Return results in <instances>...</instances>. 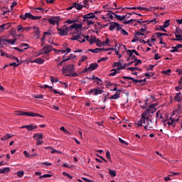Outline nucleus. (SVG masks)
Here are the masks:
<instances>
[{"mask_svg": "<svg viewBox=\"0 0 182 182\" xmlns=\"http://www.w3.org/2000/svg\"><path fill=\"white\" fill-rule=\"evenodd\" d=\"M29 117H43V115H41L39 114H36V113H33V112H29V114H28Z\"/></svg>", "mask_w": 182, "mask_h": 182, "instance_id": "7c9ffc66", "label": "nucleus"}, {"mask_svg": "<svg viewBox=\"0 0 182 182\" xmlns=\"http://www.w3.org/2000/svg\"><path fill=\"white\" fill-rule=\"evenodd\" d=\"M20 48H24V49H28L29 46L28 43H22L20 45Z\"/></svg>", "mask_w": 182, "mask_h": 182, "instance_id": "603ef678", "label": "nucleus"}, {"mask_svg": "<svg viewBox=\"0 0 182 182\" xmlns=\"http://www.w3.org/2000/svg\"><path fill=\"white\" fill-rule=\"evenodd\" d=\"M51 154H55V153H57L58 154H62V151L59 150H56L55 149H53L50 151Z\"/></svg>", "mask_w": 182, "mask_h": 182, "instance_id": "a18cd8bd", "label": "nucleus"}, {"mask_svg": "<svg viewBox=\"0 0 182 182\" xmlns=\"http://www.w3.org/2000/svg\"><path fill=\"white\" fill-rule=\"evenodd\" d=\"M9 171H11V169L9 168V167L0 168V174H6V173H9Z\"/></svg>", "mask_w": 182, "mask_h": 182, "instance_id": "bb28decb", "label": "nucleus"}, {"mask_svg": "<svg viewBox=\"0 0 182 182\" xmlns=\"http://www.w3.org/2000/svg\"><path fill=\"white\" fill-rule=\"evenodd\" d=\"M109 31H113L114 29H116V31H119V29H122V26H120V24L118 23L112 22L109 24Z\"/></svg>", "mask_w": 182, "mask_h": 182, "instance_id": "9d476101", "label": "nucleus"}, {"mask_svg": "<svg viewBox=\"0 0 182 182\" xmlns=\"http://www.w3.org/2000/svg\"><path fill=\"white\" fill-rule=\"evenodd\" d=\"M82 18L83 22H85V23H87V25L90 26L95 23V21H93V19L96 18V16H95V13H89L82 16Z\"/></svg>", "mask_w": 182, "mask_h": 182, "instance_id": "20e7f679", "label": "nucleus"}, {"mask_svg": "<svg viewBox=\"0 0 182 182\" xmlns=\"http://www.w3.org/2000/svg\"><path fill=\"white\" fill-rule=\"evenodd\" d=\"M11 137H12V135L11 134H7L6 136L1 137V140H2V141H5L6 140H9Z\"/></svg>", "mask_w": 182, "mask_h": 182, "instance_id": "473e14b6", "label": "nucleus"}, {"mask_svg": "<svg viewBox=\"0 0 182 182\" xmlns=\"http://www.w3.org/2000/svg\"><path fill=\"white\" fill-rule=\"evenodd\" d=\"M174 100H176V102H181V100H182V94H181V92H178L175 95Z\"/></svg>", "mask_w": 182, "mask_h": 182, "instance_id": "a878e982", "label": "nucleus"}, {"mask_svg": "<svg viewBox=\"0 0 182 182\" xmlns=\"http://www.w3.org/2000/svg\"><path fill=\"white\" fill-rule=\"evenodd\" d=\"M19 18H21V19H22L23 21H26L27 19L33 21V15H32L31 13H26L25 15H20Z\"/></svg>", "mask_w": 182, "mask_h": 182, "instance_id": "f8f14e48", "label": "nucleus"}, {"mask_svg": "<svg viewBox=\"0 0 182 182\" xmlns=\"http://www.w3.org/2000/svg\"><path fill=\"white\" fill-rule=\"evenodd\" d=\"M71 41H77L80 43H83V42H85V35L82 33V31L79 32L75 30L74 35L72 36Z\"/></svg>", "mask_w": 182, "mask_h": 182, "instance_id": "39448f33", "label": "nucleus"}, {"mask_svg": "<svg viewBox=\"0 0 182 182\" xmlns=\"http://www.w3.org/2000/svg\"><path fill=\"white\" fill-rule=\"evenodd\" d=\"M52 49H53V46H46L39 51L38 56H41V55H46L48 53H50V52H52Z\"/></svg>", "mask_w": 182, "mask_h": 182, "instance_id": "0eeeda50", "label": "nucleus"}, {"mask_svg": "<svg viewBox=\"0 0 182 182\" xmlns=\"http://www.w3.org/2000/svg\"><path fill=\"white\" fill-rule=\"evenodd\" d=\"M144 126L146 130H154L156 123L150 119V115H147V112H143L141 114V119L137 122V126Z\"/></svg>", "mask_w": 182, "mask_h": 182, "instance_id": "f257e3e1", "label": "nucleus"}, {"mask_svg": "<svg viewBox=\"0 0 182 182\" xmlns=\"http://www.w3.org/2000/svg\"><path fill=\"white\" fill-rule=\"evenodd\" d=\"M50 82H51L52 83H57V82H59V79L55 78V77H53V76L50 77Z\"/></svg>", "mask_w": 182, "mask_h": 182, "instance_id": "79ce46f5", "label": "nucleus"}, {"mask_svg": "<svg viewBox=\"0 0 182 182\" xmlns=\"http://www.w3.org/2000/svg\"><path fill=\"white\" fill-rule=\"evenodd\" d=\"M171 53H174V52H178V48L176 46L171 47V50H170Z\"/></svg>", "mask_w": 182, "mask_h": 182, "instance_id": "09e8293b", "label": "nucleus"}, {"mask_svg": "<svg viewBox=\"0 0 182 182\" xmlns=\"http://www.w3.org/2000/svg\"><path fill=\"white\" fill-rule=\"evenodd\" d=\"M106 157H107V159H108V160H110V159H111L110 151H106Z\"/></svg>", "mask_w": 182, "mask_h": 182, "instance_id": "69168bd1", "label": "nucleus"}, {"mask_svg": "<svg viewBox=\"0 0 182 182\" xmlns=\"http://www.w3.org/2000/svg\"><path fill=\"white\" fill-rule=\"evenodd\" d=\"M49 23L51 25H57V26H59V18L54 17L48 19Z\"/></svg>", "mask_w": 182, "mask_h": 182, "instance_id": "4468645a", "label": "nucleus"}, {"mask_svg": "<svg viewBox=\"0 0 182 182\" xmlns=\"http://www.w3.org/2000/svg\"><path fill=\"white\" fill-rule=\"evenodd\" d=\"M54 52L56 53H59V52H61V53H65V55H68V53H70V48H67L65 50H56L53 49Z\"/></svg>", "mask_w": 182, "mask_h": 182, "instance_id": "6ab92c4d", "label": "nucleus"}, {"mask_svg": "<svg viewBox=\"0 0 182 182\" xmlns=\"http://www.w3.org/2000/svg\"><path fill=\"white\" fill-rule=\"evenodd\" d=\"M12 24L11 23H6L0 26V31L4 32L5 29H9Z\"/></svg>", "mask_w": 182, "mask_h": 182, "instance_id": "2eb2a0df", "label": "nucleus"}, {"mask_svg": "<svg viewBox=\"0 0 182 182\" xmlns=\"http://www.w3.org/2000/svg\"><path fill=\"white\" fill-rule=\"evenodd\" d=\"M170 26V20H166L163 25L164 28H168Z\"/></svg>", "mask_w": 182, "mask_h": 182, "instance_id": "c03bdc74", "label": "nucleus"}, {"mask_svg": "<svg viewBox=\"0 0 182 182\" xmlns=\"http://www.w3.org/2000/svg\"><path fill=\"white\" fill-rule=\"evenodd\" d=\"M121 35H124V36H128L129 33L126 31V30L123 29V28L121 27V29H119Z\"/></svg>", "mask_w": 182, "mask_h": 182, "instance_id": "c9c22d12", "label": "nucleus"}, {"mask_svg": "<svg viewBox=\"0 0 182 182\" xmlns=\"http://www.w3.org/2000/svg\"><path fill=\"white\" fill-rule=\"evenodd\" d=\"M23 154H24L25 157H26L27 159H31V154L29 153H28L27 151H24Z\"/></svg>", "mask_w": 182, "mask_h": 182, "instance_id": "052dcab7", "label": "nucleus"}, {"mask_svg": "<svg viewBox=\"0 0 182 182\" xmlns=\"http://www.w3.org/2000/svg\"><path fill=\"white\" fill-rule=\"evenodd\" d=\"M14 114H16V116H27V117H29V112L16 111Z\"/></svg>", "mask_w": 182, "mask_h": 182, "instance_id": "a211bd4d", "label": "nucleus"}, {"mask_svg": "<svg viewBox=\"0 0 182 182\" xmlns=\"http://www.w3.org/2000/svg\"><path fill=\"white\" fill-rule=\"evenodd\" d=\"M20 129H27L28 132H32V130H35V129H38V126L30 124V125H24L20 127Z\"/></svg>", "mask_w": 182, "mask_h": 182, "instance_id": "ddd939ff", "label": "nucleus"}, {"mask_svg": "<svg viewBox=\"0 0 182 182\" xmlns=\"http://www.w3.org/2000/svg\"><path fill=\"white\" fill-rule=\"evenodd\" d=\"M127 52L129 53V58L133 56V53H135L136 56H140V54L136 50H127Z\"/></svg>", "mask_w": 182, "mask_h": 182, "instance_id": "5701e85b", "label": "nucleus"}, {"mask_svg": "<svg viewBox=\"0 0 182 182\" xmlns=\"http://www.w3.org/2000/svg\"><path fill=\"white\" fill-rule=\"evenodd\" d=\"M123 79H129V80H132V82H134L135 83H142L143 82V80H136V79H134V77H132L124 76Z\"/></svg>", "mask_w": 182, "mask_h": 182, "instance_id": "b1692460", "label": "nucleus"}, {"mask_svg": "<svg viewBox=\"0 0 182 182\" xmlns=\"http://www.w3.org/2000/svg\"><path fill=\"white\" fill-rule=\"evenodd\" d=\"M7 43V39H5L4 38H0V48H2L4 45H6Z\"/></svg>", "mask_w": 182, "mask_h": 182, "instance_id": "2f4dec72", "label": "nucleus"}, {"mask_svg": "<svg viewBox=\"0 0 182 182\" xmlns=\"http://www.w3.org/2000/svg\"><path fill=\"white\" fill-rule=\"evenodd\" d=\"M35 99H43V95L41 94L33 95Z\"/></svg>", "mask_w": 182, "mask_h": 182, "instance_id": "864d4df0", "label": "nucleus"}, {"mask_svg": "<svg viewBox=\"0 0 182 182\" xmlns=\"http://www.w3.org/2000/svg\"><path fill=\"white\" fill-rule=\"evenodd\" d=\"M119 141L122 143V144H126L127 146V144L124 140H123L122 138H119Z\"/></svg>", "mask_w": 182, "mask_h": 182, "instance_id": "338daca9", "label": "nucleus"}, {"mask_svg": "<svg viewBox=\"0 0 182 182\" xmlns=\"http://www.w3.org/2000/svg\"><path fill=\"white\" fill-rule=\"evenodd\" d=\"M180 121V117L178 118L171 117L164 122V126H168V127H176V124Z\"/></svg>", "mask_w": 182, "mask_h": 182, "instance_id": "423d86ee", "label": "nucleus"}, {"mask_svg": "<svg viewBox=\"0 0 182 182\" xmlns=\"http://www.w3.org/2000/svg\"><path fill=\"white\" fill-rule=\"evenodd\" d=\"M17 31L18 32H21V31H22V32H23L24 31H29L28 28H23V26L22 25H18L17 26Z\"/></svg>", "mask_w": 182, "mask_h": 182, "instance_id": "c85d7f7f", "label": "nucleus"}, {"mask_svg": "<svg viewBox=\"0 0 182 182\" xmlns=\"http://www.w3.org/2000/svg\"><path fill=\"white\" fill-rule=\"evenodd\" d=\"M108 171L109 174L111 177H116V171L112 169H108Z\"/></svg>", "mask_w": 182, "mask_h": 182, "instance_id": "4c0bfd02", "label": "nucleus"}, {"mask_svg": "<svg viewBox=\"0 0 182 182\" xmlns=\"http://www.w3.org/2000/svg\"><path fill=\"white\" fill-rule=\"evenodd\" d=\"M114 18L115 19H117L118 21H124V19H126V18H127V15H123V16H120V15H117V14H114Z\"/></svg>", "mask_w": 182, "mask_h": 182, "instance_id": "412c9836", "label": "nucleus"}, {"mask_svg": "<svg viewBox=\"0 0 182 182\" xmlns=\"http://www.w3.org/2000/svg\"><path fill=\"white\" fill-rule=\"evenodd\" d=\"M141 63V60L135 59L134 66H139Z\"/></svg>", "mask_w": 182, "mask_h": 182, "instance_id": "5fc2aeb1", "label": "nucleus"}, {"mask_svg": "<svg viewBox=\"0 0 182 182\" xmlns=\"http://www.w3.org/2000/svg\"><path fill=\"white\" fill-rule=\"evenodd\" d=\"M176 35H181L182 33V30L181 28L176 27V32H175Z\"/></svg>", "mask_w": 182, "mask_h": 182, "instance_id": "37998d69", "label": "nucleus"}, {"mask_svg": "<svg viewBox=\"0 0 182 182\" xmlns=\"http://www.w3.org/2000/svg\"><path fill=\"white\" fill-rule=\"evenodd\" d=\"M137 67H129L128 68H127V70H131V72H134L135 70H136Z\"/></svg>", "mask_w": 182, "mask_h": 182, "instance_id": "13d9d810", "label": "nucleus"}, {"mask_svg": "<svg viewBox=\"0 0 182 182\" xmlns=\"http://www.w3.org/2000/svg\"><path fill=\"white\" fill-rule=\"evenodd\" d=\"M17 39L14 38L12 40L7 39V43H10V45H15V43L16 42Z\"/></svg>", "mask_w": 182, "mask_h": 182, "instance_id": "ea45409f", "label": "nucleus"}, {"mask_svg": "<svg viewBox=\"0 0 182 182\" xmlns=\"http://www.w3.org/2000/svg\"><path fill=\"white\" fill-rule=\"evenodd\" d=\"M48 178L52 177V175H50V174H44V175L40 176L39 179L41 180V178H48Z\"/></svg>", "mask_w": 182, "mask_h": 182, "instance_id": "49530a36", "label": "nucleus"}, {"mask_svg": "<svg viewBox=\"0 0 182 182\" xmlns=\"http://www.w3.org/2000/svg\"><path fill=\"white\" fill-rule=\"evenodd\" d=\"M82 23H74L70 26H68L66 25H64L60 28H59L58 26L57 27V31H58V33L59 35H60V36H66L69 31H72V29H75L76 32H80V31H82Z\"/></svg>", "mask_w": 182, "mask_h": 182, "instance_id": "f03ea898", "label": "nucleus"}, {"mask_svg": "<svg viewBox=\"0 0 182 182\" xmlns=\"http://www.w3.org/2000/svg\"><path fill=\"white\" fill-rule=\"evenodd\" d=\"M34 9H35V11H41V12H43V14H46L48 12V10H46L42 7L35 8Z\"/></svg>", "mask_w": 182, "mask_h": 182, "instance_id": "58836bf2", "label": "nucleus"}, {"mask_svg": "<svg viewBox=\"0 0 182 182\" xmlns=\"http://www.w3.org/2000/svg\"><path fill=\"white\" fill-rule=\"evenodd\" d=\"M114 68H117L118 72H119V70H122L124 69V66L122 65V62H120V61L114 63Z\"/></svg>", "mask_w": 182, "mask_h": 182, "instance_id": "f3484780", "label": "nucleus"}, {"mask_svg": "<svg viewBox=\"0 0 182 182\" xmlns=\"http://www.w3.org/2000/svg\"><path fill=\"white\" fill-rule=\"evenodd\" d=\"M33 139H36V140L37 141L36 142L37 146H41L43 143V137L42 134H39V133L35 134L33 135Z\"/></svg>", "mask_w": 182, "mask_h": 182, "instance_id": "6e6552de", "label": "nucleus"}, {"mask_svg": "<svg viewBox=\"0 0 182 182\" xmlns=\"http://www.w3.org/2000/svg\"><path fill=\"white\" fill-rule=\"evenodd\" d=\"M63 174L70 178V180H72V178H73V177L67 172H63Z\"/></svg>", "mask_w": 182, "mask_h": 182, "instance_id": "4d7b16f0", "label": "nucleus"}, {"mask_svg": "<svg viewBox=\"0 0 182 182\" xmlns=\"http://www.w3.org/2000/svg\"><path fill=\"white\" fill-rule=\"evenodd\" d=\"M62 72L63 75H65V76H71L73 77L78 76V75L75 73V65L73 64H69L65 67H63Z\"/></svg>", "mask_w": 182, "mask_h": 182, "instance_id": "7ed1b4c3", "label": "nucleus"}, {"mask_svg": "<svg viewBox=\"0 0 182 182\" xmlns=\"http://www.w3.org/2000/svg\"><path fill=\"white\" fill-rule=\"evenodd\" d=\"M136 9H138V11H145L146 12H148V11H149V9L143 6H138Z\"/></svg>", "mask_w": 182, "mask_h": 182, "instance_id": "a19ab883", "label": "nucleus"}, {"mask_svg": "<svg viewBox=\"0 0 182 182\" xmlns=\"http://www.w3.org/2000/svg\"><path fill=\"white\" fill-rule=\"evenodd\" d=\"M119 98H120V92H116L115 95H112L109 99L117 100V99H119Z\"/></svg>", "mask_w": 182, "mask_h": 182, "instance_id": "cd10ccee", "label": "nucleus"}, {"mask_svg": "<svg viewBox=\"0 0 182 182\" xmlns=\"http://www.w3.org/2000/svg\"><path fill=\"white\" fill-rule=\"evenodd\" d=\"M99 65L97 63H91L88 69H90V71L92 72L93 70H96V69H97Z\"/></svg>", "mask_w": 182, "mask_h": 182, "instance_id": "4be33fe9", "label": "nucleus"}, {"mask_svg": "<svg viewBox=\"0 0 182 182\" xmlns=\"http://www.w3.org/2000/svg\"><path fill=\"white\" fill-rule=\"evenodd\" d=\"M112 72H113V73H111L109 74V76H116V73H119V71L117 70H116V69L112 70Z\"/></svg>", "mask_w": 182, "mask_h": 182, "instance_id": "3c124183", "label": "nucleus"}, {"mask_svg": "<svg viewBox=\"0 0 182 182\" xmlns=\"http://www.w3.org/2000/svg\"><path fill=\"white\" fill-rule=\"evenodd\" d=\"M113 15H116V14L113 13L112 11H107L106 16L108 19V22H112V21H113Z\"/></svg>", "mask_w": 182, "mask_h": 182, "instance_id": "dca6fc26", "label": "nucleus"}, {"mask_svg": "<svg viewBox=\"0 0 182 182\" xmlns=\"http://www.w3.org/2000/svg\"><path fill=\"white\" fill-rule=\"evenodd\" d=\"M156 106H157V105L156 104L151 105L149 107L146 111L144 112V113L146 112L147 116H150V113H154V112L157 110Z\"/></svg>", "mask_w": 182, "mask_h": 182, "instance_id": "1a4fd4ad", "label": "nucleus"}, {"mask_svg": "<svg viewBox=\"0 0 182 182\" xmlns=\"http://www.w3.org/2000/svg\"><path fill=\"white\" fill-rule=\"evenodd\" d=\"M156 119H161L163 117V115L161 114V112L157 111L156 114Z\"/></svg>", "mask_w": 182, "mask_h": 182, "instance_id": "de8ad7c7", "label": "nucleus"}, {"mask_svg": "<svg viewBox=\"0 0 182 182\" xmlns=\"http://www.w3.org/2000/svg\"><path fill=\"white\" fill-rule=\"evenodd\" d=\"M88 4H89V0H84V5H82L83 8H89L87 6Z\"/></svg>", "mask_w": 182, "mask_h": 182, "instance_id": "e2e57ef3", "label": "nucleus"}, {"mask_svg": "<svg viewBox=\"0 0 182 182\" xmlns=\"http://www.w3.org/2000/svg\"><path fill=\"white\" fill-rule=\"evenodd\" d=\"M103 93V90L100 88H94L91 90L88 95H93V96H97L98 95H102Z\"/></svg>", "mask_w": 182, "mask_h": 182, "instance_id": "9b49d317", "label": "nucleus"}, {"mask_svg": "<svg viewBox=\"0 0 182 182\" xmlns=\"http://www.w3.org/2000/svg\"><path fill=\"white\" fill-rule=\"evenodd\" d=\"M136 21L137 19H130L128 21H124L122 23H124V25H129L130 23H133V22H136Z\"/></svg>", "mask_w": 182, "mask_h": 182, "instance_id": "72a5a7b5", "label": "nucleus"}, {"mask_svg": "<svg viewBox=\"0 0 182 182\" xmlns=\"http://www.w3.org/2000/svg\"><path fill=\"white\" fill-rule=\"evenodd\" d=\"M65 23H68V25H72V23H73V25H75V21L73 20H67Z\"/></svg>", "mask_w": 182, "mask_h": 182, "instance_id": "680f3d73", "label": "nucleus"}, {"mask_svg": "<svg viewBox=\"0 0 182 182\" xmlns=\"http://www.w3.org/2000/svg\"><path fill=\"white\" fill-rule=\"evenodd\" d=\"M175 36L176 38H173V41H182V35L181 34H176Z\"/></svg>", "mask_w": 182, "mask_h": 182, "instance_id": "e433bc0d", "label": "nucleus"}, {"mask_svg": "<svg viewBox=\"0 0 182 182\" xmlns=\"http://www.w3.org/2000/svg\"><path fill=\"white\" fill-rule=\"evenodd\" d=\"M16 174L18 177H19L20 178H22V177H23L24 173H23V171H18Z\"/></svg>", "mask_w": 182, "mask_h": 182, "instance_id": "8fccbe9b", "label": "nucleus"}, {"mask_svg": "<svg viewBox=\"0 0 182 182\" xmlns=\"http://www.w3.org/2000/svg\"><path fill=\"white\" fill-rule=\"evenodd\" d=\"M74 8H76L77 11H80V9H83V5L77 4L76 2L73 3Z\"/></svg>", "mask_w": 182, "mask_h": 182, "instance_id": "c756f323", "label": "nucleus"}, {"mask_svg": "<svg viewBox=\"0 0 182 182\" xmlns=\"http://www.w3.org/2000/svg\"><path fill=\"white\" fill-rule=\"evenodd\" d=\"M154 65H151L149 66L148 68H146V70H153V69H154Z\"/></svg>", "mask_w": 182, "mask_h": 182, "instance_id": "774afa93", "label": "nucleus"}, {"mask_svg": "<svg viewBox=\"0 0 182 182\" xmlns=\"http://www.w3.org/2000/svg\"><path fill=\"white\" fill-rule=\"evenodd\" d=\"M69 60H70V59H75L76 58V55L74 54H70V56L68 57Z\"/></svg>", "mask_w": 182, "mask_h": 182, "instance_id": "0e129e2a", "label": "nucleus"}, {"mask_svg": "<svg viewBox=\"0 0 182 182\" xmlns=\"http://www.w3.org/2000/svg\"><path fill=\"white\" fill-rule=\"evenodd\" d=\"M31 63H38V65H42V63H45V60L38 58L37 59H35L34 60H31Z\"/></svg>", "mask_w": 182, "mask_h": 182, "instance_id": "aec40b11", "label": "nucleus"}, {"mask_svg": "<svg viewBox=\"0 0 182 182\" xmlns=\"http://www.w3.org/2000/svg\"><path fill=\"white\" fill-rule=\"evenodd\" d=\"M88 58L86 55H82L81 57V59L80 60V62H85V60H87Z\"/></svg>", "mask_w": 182, "mask_h": 182, "instance_id": "bf43d9fd", "label": "nucleus"}, {"mask_svg": "<svg viewBox=\"0 0 182 182\" xmlns=\"http://www.w3.org/2000/svg\"><path fill=\"white\" fill-rule=\"evenodd\" d=\"M87 52H92V53H99V52H101V48L88 49Z\"/></svg>", "mask_w": 182, "mask_h": 182, "instance_id": "f704fd0d", "label": "nucleus"}, {"mask_svg": "<svg viewBox=\"0 0 182 182\" xmlns=\"http://www.w3.org/2000/svg\"><path fill=\"white\" fill-rule=\"evenodd\" d=\"M136 22H137V23H139V25H143L144 26H146V23H149V22H154V21H142L141 19H140L136 20Z\"/></svg>", "mask_w": 182, "mask_h": 182, "instance_id": "393cba45", "label": "nucleus"}, {"mask_svg": "<svg viewBox=\"0 0 182 182\" xmlns=\"http://www.w3.org/2000/svg\"><path fill=\"white\" fill-rule=\"evenodd\" d=\"M39 19H42L41 16H33V21H39Z\"/></svg>", "mask_w": 182, "mask_h": 182, "instance_id": "6e6d98bb", "label": "nucleus"}]
</instances>
